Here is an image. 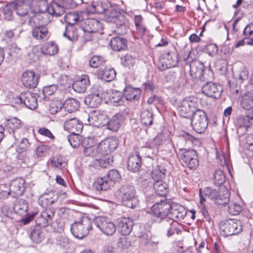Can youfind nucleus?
Here are the masks:
<instances>
[{"instance_id":"nucleus-45","label":"nucleus","mask_w":253,"mask_h":253,"mask_svg":"<svg viewBox=\"0 0 253 253\" xmlns=\"http://www.w3.org/2000/svg\"><path fill=\"white\" fill-rule=\"evenodd\" d=\"M5 127L10 133L14 132L21 127V121L17 118L8 119L6 122Z\"/></svg>"},{"instance_id":"nucleus-21","label":"nucleus","mask_w":253,"mask_h":253,"mask_svg":"<svg viewBox=\"0 0 253 253\" xmlns=\"http://www.w3.org/2000/svg\"><path fill=\"white\" fill-rule=\"evenodd\" d=\"M159 223L160 224L161 228L167 232V236L169 237L175 233L179 234L181 232L178 229L179 225L177 222L173 221V220L167 219Z\"/></svg>"},{"instance_id":"nucleus-4","label":"nucleus","mask_w":253,"mask_h":253,"mask_svg":"<svg viewBox=\"0 0 253 253\" xmlns=\"http://www.w3.org/2000/svg\"><path fill=\"white\" fill-rule=\"evenodd\" d=\"M92 229L91 221L86 217L81 218L79 221H76L70 227L72 235L78 239H83L86 237L89 231Z\"/></svg>"},{"instance_id":"nucleus-41","label":"nucleus","mask_w":253,"mask_h":253,"mask_svg":"<svg viewBox=\"0 0 253 253\" xmlns=\"http://www.w3.org/2000/svg\"><path fill=\"white\" fill-rule=\"evenodd\" d=\"M84 103L91 108H96L99 106L102 102V99L97 94L88 95L84 98Z\"/></svg>"},{"instance_id":"nucleus-36","label":"nucleus","mask_w":253,"mask_h":253,"mask_svg":"<svg viewBox=\"0 0 253 253\" xmlns=\"http://www.w3.org/2000/svg\"><path fill=\"white\" fill-rule=\"evenodd\" d=\"M80 106V102L75 98H69L64 101L62 107L65 111L71 113L78 110Z\"/></svg>"},{"instance_id":"nucleus-16","label":"nucleus","mask_w":253,"mask_h":253,"mask_svg":"<svg viewBox=\"0 0 253 253\" xmlns=\"http://www.w3.org/2000/svg\"><path fill=\"white\" fill-rule=\"evenodd\" d=\"M39 76L32 71H26L22 75L21 81L24 86L34 88L38 85Z\"/></svg>"},{"instance_id":"nucleus-12","label":"nucleus","mask_w":253,"mask_h":253,"mask_svg":"<svg viewBox=\"0 0 253 253\" xmlns=\"http://www.w3.org/2000/svg\"><path fill=\"white\" fill-rule=\"evenodd\" d=\"M55 213V210L54 208L45 209L37 217L36 220L37 225L40 227H45L51 224Z\"/></svg>"},{"instance_id":"nucleus-23","label":"nucleus","mask_w":253,"mask_h":253,"mask_svg":"<svg viewBox=\"0 0 253 253\" xmlns=\"http://www.w3.org/2000/svg\"><path fill=\"white\" fill-rule=\"evenodd\" d=\"M121 17L125 18L126 16L120 9L110 6L107 9L104 19L107 22L116 23L121 20Z\"/></svg>"},{"instance_id":"nucleus-11","label":"nucleus","mask_w":253,"mask_h":253,"mask_svg":"<svg viewBox=\"0 0 253 253\" xmlns=\"http://www.w3.org/2000/svg\"><path fill=\"white\" fill-rule=\"evenodd\" d=\"M16 103L23 104L31 110L35 109L37 106V99L36 96L29 91L24 92L14 99Z\"/></svg>"},{"instance_id":"nucleus-38","label":"nucleus","mask_w":253,"mask_h":253,"mask_svg":"<svg viewBox=\"0 0 253 253\" xmlns=\"http://www.w3.org/2000/svg\"><path fill=\"white\" fill-rule=\"evenodd\" d=\"M153 115L152 109L144 108L140 114V122L145 126H151L153 124Z\"/></svg>"},{"instance_id":"nucleus-1","label":"nucleus","mask_w":253,"mask_h":253,"mask_svg":"<svg viewBox=\"0 0 253 253\" xmlns=\"http://www.w3.org/2000/svg\"><path fill=\"white\" fill-rule=\"evenodd\" d=\"M116 195L128 208L133 209L138 204L134 187L129 184L121 186L116 192Z\"/></svg>"},{"instance_id":"nucleus-56","label":"nucleus","mask_w":253,"mask_h":253,"mask_svg":"<svg viewBox=\"0 0 253 253\" xmlns=\"http://www.w3.org/2000/svg\"><path fill=\"white\" fill-rule=\"evenodd\" d=\"M109 181L112 182H118L121 180V175L118 170L116 169H113L109 170L106 176Z\"/></svg>"},{"instance_id":"nucleus-59","label":"nucleus","mask_w":253,"mask_h":253,"mask_svg":"<svg viewBox=\"0 0 253 253\" xmlns=\"http://www.w3.org/2000/svg\"><path fill=\"white\" fill-rule=\"evenodd\" d=\"M242 211V207L238 203H230L228 206V211L232 215H238Z\"/></svg>"},{"instance_id":"nucleus-28","label":"nucleus","mask_w":253,"mask_h":253,"mask_svg":"<svg viewBox=\"0 0 253 253\" xmlns=\"http://www.w3.org/2000/svg\"><path fill=\"white\" fill-rule=\"evenodd\" d=\"M109 43L112 50L120 51L126 48L127 41L124 37L117 36L113 37Z\"/></svg>"},{"instance_id":"nucleus-13","label":"nucleus","mask_w":253,"mask_h":253,"mask_svg":"<svg viewBox=\"0 0 253 253\" xmlns=\"http://www.w3.org/2000/svg\"><path fill=\"white\" fill-rule=\"evenodd\" d=\"M190 169H196L199 166L198 155L194 150H187L178 155Z\"/></svg>"},{"instance_id":"nucleus-29","label":"nucleus","mask_w":253,"mask_h":253,"mask_svg":"<svg viewBox=\"0 0 253 253\" xmlns=\"http://www.w3.org/2000/svg\"><path fill=\"white\" fill-rule=\"evenodd\" d=\"M141 91L138 88L131 86H126L123 90V96L126 100L134 101L138 100L141 96Z\"/></svg>"},{"instance_id":"nucleus-44","label":"nucleus","mask_w":253,"mask_h":253,"mask_svg":"<svg viewBox=\"0 0 253 253\" xmlns=\"http://www.w3.org/2000/svg\"><path fill=\"white\" fill-rule=\"evenodd\" d=\"M13 209L15 212L22 215L26 212L28 206L26 200L20 199L15 202Z\"/></svg>"},{"instance_id":"nucleus-6","label":"nucleus","mask_w":253,"mask_h":253,"mask_svg":"<svg viewBox=\"0 0 253 253\" xmlns=\"http://www.w3.org/2000/svg\"><path fill=\"white\" fill-rule=\"evenodd\" d=\"M219 228L224 236H229L239 234L242 231V225L240 220L228 219L221 221Z\"/></svg>"},{"instance_id":"nucleus-51","label":"nucleus","mask_w":253,"mask_h":253,"mask_svg":"<svg viewBox=\"0 0 253 253\" xmlns=\"http://www.w3.org/2000/svg\"><path fill=\"white\" fill-rule=\"evenodd\" d=\"M225 180V175L223 171L220 169L216 170L213 176L214 183L218 186L224 183Z\"/></svg>"},{"instance_id":"nucleus-18","label":"nucleus","mask_w":253,"mask_h":253,"mask_svg":"<svg viewBox=\"0 0 253 253\" xmlns=\"http://www.w3.org/2000/svg\"><path fill=\"white\" fill-rule=\"evenodd\" d=\"M25 181L22 178L13 180L9 186L12 197L21 196L25 190Z\"/></svg>"},{"instance_id":"nucleus-46","label":"nucleus","mask_w":253,"mask_h":253,"mask_svg":"<svg viewBox=\"0 0 253 253\" xmlns=\"http://www.w3.org/2000/svg\"><path fill=\"white\" fill-rule=\"evenodd\" d=\"M121 116L120 114L115 115L112 119L108 122L107 127L109 129L117 131L119 128L121 124L122 123Z\"/></svg>"},{"instance_id":"nucleus-63","label":"nucleus","mask_w":253,"mask_h":253,"mask_svg":"<svg viewBox=\"0 0 253 253\" xmlns=\"http://www.w3.org/2000/svg\"><path fill=\"white\" fill-rule=\"evenodd\" d=\"M62 104L61 102L56 101L51 102L49 106V112L51 114H55L59 111L61 110Z\"/></svg>"},{"instance_id":"nucleus-57","label":"nucleus","mask_w":253,"mask_h":253,"mask_svg":"<svg viewBox=\"0 0 253 253\" xmlns=\"http://www.w3.org/2000/svg\"><path fill=\"white\" fill-rule=\"evenodd\" d=\"M124 96H123V93L120 91H113L112 94L111 96V101L117 103V105H121L124 103Z\"/></svg>"},{"instance_id":"nucleus-54","label":"nucleus","mask_w":253,"mask_h":253,"mask_svg":"<svg viewBox=\"0 0 253 253\" xmlns=\"http://www.w3.org/2000/svg\"><path fill=\"white\" fill-rule=\"evenodd\" d=\"M220 196L218 197L216 200V204L219 205H224L229 201V193L227 189H224L221 193L220 192Z\"/></svg>"},{"instance_id":"nucleus-58","label":"nucleus","mask_w":253,"mask_h":253,"mask_svg":"<svg viewBox=\"0 0 253 253\" xmlns=\"http://www.w3.org/2000/svg\"><path fill=\"white\" fill-rule=\"evenodd\" d=\"M79 134L71 133L68 137V140L70 145L74 148L79 147L81 144Z\"/></svg>"},{"instance_id":"nucleus-31","label":"nucleus","mask_w":253,"mask_h":253,"mask_svg":"<svg viewBox=\"0 0 253 253\" xmlns=\"http://www.w3.org/2000/svg\"><path fill=\"white\" fill-rule=\"evenodd\" d=\"M105 116L100 113L98 110L91 112L88 115V122L90 125L96 126H102L103 121L105 119Z\"/></svg>"},{"instance_id":"nucleus-14","label":"nucleus","mask_w":253,"mask_h":253,"mask_svg":"<svg viewBox=\"0 0 253 253\" xmlns=\"http://www.w3.org/2000/svg\"><path fill=\"white\" fill-rule=\"evenodd\" d=\"M222 90L221 85L211 82L207 83L202 87V92L203 94L214 98H219Z\"/></svg>"},{"instance_id":"nucleus-64","label":"nucleus","mask_w":253,"mask_h":253,"mask_svg":"<svg viewBox=\"0 0 253 253\" xmlns=\"http://www.w3.org/2000/svg\"><path fill=\"white\" fill-rule=\"evenodd\" d=\"M248 77L249 72L247 68L245 66L241 67L236 78L240 83H242L244 81L248 80Z\"/></svg>"},{"instance_id":"nucleus-47","label":"nucleus","mask_w":253,"mask_h":253,"mask_svg":"<svg viewBox=\"0 0 253 253\" xmlns=\"http://www.w3.org/2000/svg\"><path fill=\"white\" fill-rule=\"evenodd\" d=\"M30 238L33 243H41L44 238V234L40 228H35L30 234Z\"/></svg>"},{"instance_id":"nucleus-43","label":"nucleus","mask_w":253,"mask_h":253,"mask_svg":"<svg viewBox=\"0 0 253 253\" xmlns=\"http://www.w3.org/2000/svg\"><path fill=\"white\" fill-rule=\"evenodd\" d=\"M58 51L57 45L53 42H50L45 43L41 49V52L43 54L53 55Z\"/></svg>"},{"instance_id":"nucleus-50","label":"nucleus","mask_w":253,"mask_h":253,"mask_svg":"<svg viewBox=\"0 0 253 253\" xmlns=\"http://www.w3.org/2000/svg\"><path fill=\"white\" fill-rule=\"evenodd\" d=\"M67 219H58L55 222H52L51 226L55 232L61 233L65 229V224Z\"/></svg>"},{"instance_id":"nucleus-30","label":"nucleus","mask_w":253,"mask_h":253,"mask_svg":"<svg viewBox=\"0 0 253 253\" xmlns=\"http://www.w3.org/2000/svg\"><path fill=\"white\" fill-rule=\"evenodd\" d=\"M141 164V158L139 154L131 155L128 158L127 169L129 171L133 172L138 171Z\"/></svg>"},{"instance_id":"nucleus-10","label":"nucleus","mask_w":253,"mask_h":253,"mask_svg":"<svg viewBox=\"0 0 253 253\" xmlns=\"http://www.w3.org/2000/svg\"><path fill=\"white\" fill-rule=\"evenodd\" d=\"M178 63V53L175 50L169 51L164 55L158 64V67L161 71L175 67Z\"/></svg>"},{"instance_id":"nucleus-20","label":"nucleus","mask_w":253,"mask_h":253,"mask_svg":"<svg viewBox=\"0 0 253 253\" xmlns=\"http://www.w3.org/2000/svg\"><path fill=\"white\" fill-rule=\"evenodd\" d=\"M186 214V211L184 207L177 204L171 205V208L169 211L168 219L176 220L183 219Z\"/></svg>"},{"instance_id":"nucleus-9","label":"nucleus","mask_w":253,"mask_h":253,"mask_svg":"<svg viewBox=\"0 0 253 253\" xmlns=\"http://www.w3.org/2000/svg\"><path fill=\"white\" fill-rule=\"evenodd\" d=\"M94 221L97 227L107 236L113 235L116 230V225L106 217H96Z\"/></svg>"},{"instance_id":"nucleus-7","label":"nucleus","mask_w":253,"mask_h":253,"mask_svg":"<svg viewBox=\"0 0 253 253\" xmlns=\"http://www.w3.org/2000/svg\"><path fill=\"white\" fill-rule=\"evenodd\" d=\"M197 139L188 133H184L182 135L174 138L171 140L172 147L178 155L182 153L187 149L185 148L188 143H193Z\"/></svg>"},{"instance_id":"nucleus-39","label":"nucleus","mask_w":253,"mask_h":253,"mask_svg":"<svg viewBox=\"0 0 253 253\" xmlns=\"http://www.w3.org/2000/svg\"><path fill=\"white\" fill-rule=\"evenodd\" d=\"M64 19L67 25L74 26L78 22L83 20V17L81 12H73L67 13Z\"/></svg>"},{"instance_id":"nucleus-17","label":"nucleus","mask_w":253,"mask_h":253,"mask_svg":"<svg viewBox=\"0 0 253 253\" xmlns=\"http://www.w3.org/2000/svg\"><path fill=\"white\" fill-rule=\"evenodd\" d=\"M103 29L102 24L96 19L88 18L85 20L83 30L89 34L101 33Z\"/></svg>"},{"instance_id":"nucleus-19","label":"nucleus","mask_w":253,"mask_h":253,"mask_svg":"<svg viewBox=\"0 0 253 253\" xmlns=\"http://www.w3.org/2000/svg\"><path fill=\"white\" fill-rule=\"evenodd\" d=\"M49 21L48 12L36 13L29 19L31 26H46Z\"/></svg>"},{"instance_id":"nucleus-40","label":"nucleus","mask_w":253,"mask_h":253,"mask_svg":"<svg viewBox=\"0 0 253 253\" xmlns=\"http://www.w3.org/2000/svg\"><path fill=\"white\" fill-rule=\"evenodd\" d=\"M63 36L72 42L76 41L79 39L77 29L74 26L72 25H67L65 27V30L63 34Z\"/></svg>"},{"instance_id":"nucleus-2","label":"nucleus","mask_w":253,"mask_h":253,"mask_svg":"<svg viewBox=\"0 0 253 253\" xmlns=\"http://www.w3.org/2000/svg\"><path fill=\"white\" fill-rule=\"evenodd\" d=\"M171 208V205L166 199L162 200L160 202H156L151 207V211L148 212L151 215V221L159 223L167 219Z\"/></svg>"},{"instance_id":"nucleus-60","label":"nucleus","mask_w":253,"mask_h":253,"mask_svg":"<svg viewBox=\"0 0 253 253\" xmlns=\"http://www.w3.org/2000/svg\"><path fill=\"white\" fill-rule=\"evenodd\" d=\"M121 62L124 66L130 68L135 63V59L132 56L126 54L124 57L121 58Z\"/></svg>"},{"instance_id":"nucleus-37","label":"nucleus","mask_w":253,"mask_h":253,"mask_svg":"<svg viewBox=\"0 0 253 253\" xmlns=\"http://www.w3.org/2000/svg\"><path fill=\"white\" fill-rule=\"evenodd\" d=\"M113 162L112 156H105L100 159H95L92 162V166L96 169L106 168Z\"/></svg>"},{"instance_id":"nucleus-22","label":"nucleus","mask_w":253,"mask_h":253,"mask_svg":"<svg viewBox=\"0 0 253 253\" xmlns=\"http://www.w3.org/2000/svg\"><path fill=\"white\" fill-rule=\"evenodd\" d=\"M242 108L249 111L247 117L249 119H253V92H247L242 96L241 100Z\"/></svg>"},{"instance_id":"nucleus-33","label":"nucleus","mask_w":253,"mask_h":253,"mask_svg":"<svg viewBox=\"0 0 253 253\" xmlns=\"http://www.w3.org/2000/svg\"><path fill=\"white\" fill-rule=\"evenodd\" d=\"M116 27L112 30L113 33L118 35H124L128 32V21L126 17L123 18L121 17V20L115 23Z\"/></svg>"},{"instance_id":"nucleus-25","label":"nucleus","mask_w":253,"mask_h":253,"mask_svg":"<svg viewBox=\"0 0 253 253\" xmlns=\"http://www.w3.org/2000/svg\"><path fill=\"white\" fill-rule=\"evenodd\" d=\"M31 27H32V35L34 39L44 41L49 38L50 34L46 26H31Z\"/></svg>"},{"instance_id":"nucleus-53","label":"nucleus","mask_w":253,"mask_h":253,"mask_svg":"<svg viewBox=\"0 0 253 253\" xmlns=\"http://www.w3.org/2000/svg\"><path fill=\"white\" fill-rule=\"evenodd\" d=\"M116 76V71L113 68H106L102 74V79L107 82H111Z\"/></svg>"},{"instance_id":"nucleus-34","label":"nucleus","mask_w":253,"mask_h":253,"mask_svg":"<svg viewBox=\"0 0 253 253\" xmlns=\"http://www.w3.org/2000/svg\"><path fill=\"white\" fill-rule=\"evenodd\" d=\"M65 7L59 2H51L47 6V12L49 14L59 17L65 12Z\"/></svg>"},{"instance_id":"nucleus-62","label":"nucleus","mask_w":253,"mask_h":253,"mask_svg":"<svg viewBox=\"0 0 253 253\" xmlns=\"http://www.w3.org/2000/svg\"><path fill=\"white\" fill-rule=\"evenodd\" d=\"M249 114H247L246 116H239L236 121V125L238 128H242L243 127H247L249 126V119L247 116Z\"/></svg>"},{"instance_id":"nucleus-55","label":"nucleus","mask_w":253,"mask_h":253,"mask_svg":"<svg viewBox=\"0 0 253 253\" xmlns=\"http://www.w3.org/2000/svg\"><path fill=\"white\" fill-rule=\"evenodd\" d=\"M105 60L101 56L94 55L89 60V65L92 68H97L103 65Z\"/></svg>"},{"instance_id":"nucleus-42","label":"nucleus","mask_w":253,"mask_h":253,"mask_svg":"<svg viewBox=\"0 0 253 253\" xmlns=\"http://www.w3.org/2000/svg\"><path fill=\"white\" fill-rule=\"evenodd\" d=\"M167 169L163 165H158L155 168L151 174V176L154 180H162L165 177Z\"/></svg>"},{"instance_id":"nucleus-5","label":"nucleus","mask_w":253,"mask_h":253,"mask_svg":"<svg viewBox=\"0 0 253 253\" xmlns=\"http://www.w3.org/2000/svg\"><path fill=\"white\" fill-rule=\"evenodd\" d=\"M191 124L193 129L197 133L204 132L208 125V117L205 112L199 109L192 116Z\"/></svg>"},{"instance_id":"nucleus-15","label":"nucleus","mask_w":253,"mask_h":253,"mask_svg":"<svg viewBox=\"0 0 253 253\" xmlns=\"http://www.w3.org/2000/svg\"><path fill=\"white\" fill-rule=\"evenodd\" d=\"M116 228L123 235H128L132 231L133 222L129 217H121L117 219Z\"/></svg>"},{"instance_id":"nucleus-32","label":"nucleus","mask_w":253,"mask_h":253,"mask_svg":"<svg viewBox=\"0 0 253 253\" xmlns=\"http://www.w3.org/2000/svg\"><path fill=\"white\" fill-rule=\"evenodd\" d=\"M111 181L107 179V177H98L93 184V186L98 191H106L110 189L112 186Z\"/></svg>"},{"instance_id":"nucleus-61","label":"nucleus","mask_w":253,"mask_h":253,"mask_svg":"<svg viewBox=\"0 0 253 253\" xmlns=\"http://www.w3.org/2000/svg\"><path fill=\"white\" fill-rule=\"evenodd\" d=\"M14 10L13 3L6 5L3 9L4 18L7 20H11L13 17V11Z\"/></svg>"},{"instance_id":"nucleus-26","label":"nucleus","mask_w":253,"mask_h":253,"mask_svg":"<svg viewBox=\"0 0 253 253\" xmlns=\"http://www.w3.org/2000/svg\"><path fill=\"white\" fill-rule=\"evenodd\" d=\"M89 85L90 81L88 76L83 75L79 80L74 82L72 87L77 92L84 93Z\"/></svg>"},{"instance_id":"nucleus-27","label":"nucleus","mask_w":253,"mask_h":253,"mask_svg":"<svg viewBox=\"0 0 253 253\" xmlns=\"http://www.w3.org/2000/svg\"><path fill=\"white\" fill-rule=\"evenodd\" d=\"M13 5L14 10L20 16H24L27 15L31 9L29 1L26 0H16L13 2Z\"/></svg>"},{"instance_id":"nucleus-35","label":"nucleus","mask_w":253,"mask_h":253,"mask_svg":"<svg viewBox=\"0 0 253 253\" xmlns=\"http://www.w3.org/2000/svg\"><path fill=\"white\" fill-rule=\"evenodd\" d=\"M154 189L156 195L166 197L169 192L168 185L163 180H155L153 183Z\"/></svg>"},{"instance_id":"nucleus-8","label":"nucleus","mask_w":253,"mask_h":253,"mask_svg":"<svg viewBox=\"0 0 253 253\" xmlns=\"http://www.w3.org/2000/svg\"><path fill=\"white\" fill-rule=\"evenodd\" d=\"M119 139L116 137H108L101 141L97 146V151L102 155L108 154L114 152L118 147Z\"/></svg>"},{"instance_id":"nucleus-49","label":"nucleus","mask_w":253,"mask_h":253,"mask_svg":"<svg viewBox=\"0 0 253 253\" xmlns=\"http://www.w3.org/2000/svg\"><path fill=\"white\" fill-rule=\"evenodd\" d=\"M108 8L105 4H92L89 7L90 12L93 13L106 14V12Z\"/></svg>"},{"instance_id":"nucleus-24","label":"nucleus","mask_w":253,"mask_h":253,"mask_svg":"<svg viewBox=\"0 0 253 253\" xmlns=\"http://www.w3.org/2000/svg\"><path fill=\"white\" fill-rule=\"evenodd\" d=\"M64 127L71 133L79 134L82 130L83 125L78 119L72 118L65 122Z\"/></svg>"},{"instance_id":"nucleus-3","label":"nucleus","mask_w":253,"mask_h":253,"mask_svg":"<svg viewBox=\"0 0 253 253\" xmlns=\"http://www.w3.org/2000/svg\"><path fill=\"white\" fill-rule=\"evenodd\" d=\"M199 99L194 96L186 97L181 100L177 106L179 116L188 118L192 116L199 109Z\"/></svg>"},{"instance_id":"nucleus-52","label":"nucleus","mask_w":253,"mask_h":253,"mask_svg":"<svg viewBox=\"0 0 253 253\" xmlns=\"http://www.w3.org/2000/svg\"><path fill=\"white\" fill-rule=\"evenodd\" d=\"M220 192L216 189H212L211 187H206L204 189L203 194L208 196L210 199L214 200L216 203L218 197L220 196Z\"/></svg>"},{"instance_id":"nucleus-48","label":"nucleus","mask_w":253,"mask_h":253,"mask_svg":"<svg viewBox=\"0 0 253 253\" xmlns=\"http://www.w3.org/2000/svg\"><path fill=\"white\" fill-rule=\"evenodd\" d=\"M32 145V143L26 138H22L18 142L17 151L18 153H22L29 150Z\"/></svg>"}]
</instances>
